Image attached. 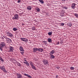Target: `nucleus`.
<instances>
[{"mask_svg":"<svg viewBox=\"0 0 78 78\" xmlns=\"http://www.w3.org/2000/svg\"><path fill=\"white\" fill-rule=\"evenodd\" d=\"M48 41L49 42H51V38H49L48 39Z\"/></svg>","mask_w":78,"mask_h":78,"instance_id":"a211bd4d","label":"nucleus"},{"mask_svg":"<svg viewBox=\"0 0 78 78\" xmlns=\"http://www.w3.org/2000/svg\"><path fill=\"white\" fill-rule=\"evenodd\" d=\"M7 50H8V52H12L14 50V47L9 46Z\"/></svg>","mask_w":78,"mask_h":78,"instance_id":"f03ea898","label":"nucleus"},{"mask_svg":"<svg viewBox=\"0 0 78 78\" xmlns=\"http://www.w3.org/2000/svg\"><path fill=\"white\" fill-rule=\"evenodd\" d=\"M62 1H64V0H62Z\"/></svg>","mask_w":78,"mask_h":78,"instance_id":"a19ab883","label":"nucleus"},{"mask_svg":"<svg viewBox=\"0 0 78 78\" xmlns=\"http://www.w3.org/2000/svg\"><path fill=\"white\" fill-rule=\"evenodd\" d=\"M43 62L44 65H47L48 64V60L46 59L43 60Z\"/></svg>","mask_w":78,"mask_h":78,"instance_id":"423d86ee","label":"nucleus"},{"mask_svg":"<svg viewBox=\"0 0 78 78\" xmlns=\"http://www.w3.org/2000/svg\"><path fill=\"white\" fill-rule=\"evenodd\" d=\"M36 10L38 11V12H39V11H40V9H39V8L38 7L36 8Z\"/></svg>","mask_w":78,"mask_h":78,"instance_id":"412c9836","label":"nucleus"},{"mask_svg":"<svg viewBox=\"0 0 78 78\" xmlns=\"http://www.w3.org/2000/svg\"><path fill=\"white\" fill-rule=\"evenodd\" d=\"M50 58L51 59L55 58V56L53 55H51L50 56Z\"/></svg>","mask_w":78,"mask_h":78,"instance_id":"f3484780","label":"nucleus"},{"mask_svg":"<svg viewBox=\"0 0 78 78\" xmlns=\"http://www.w3.org/2000/svg\"><path fill=\"white\" fill-rule=\"evenodd\" d=\"M58 76H56V78H58Z\"/></svg>","mask_w":78,"mask_h":78,"instance_id":"ea45409f","label":"nucleus"},{"mask_svg":"<svg viewBox=\"0 0 78 78\" xmlns=\"http://www.w3.org/2000/svg\"><path fill=\"white\" fill-rule=\"evenodd\" d=\"M7 36H9V37H12V36H13L12 34H11L10 33L7 32Z\"/></svg>","mask_w":78,"mask_h":78,"instance_id":"9b49d317","label":"nucleus"},{"mask_svg":"<svg viewBox=\"0 0 78 78\" xmlns=\"http://www.w3.org/2000/svg\"><path fill=\"white\" fill-rule=\"evenodd\" d=\"M55 53V51L54 50H52L50 53V55H53V53Z\"/></svg>","mask_w":78,"mask_h":78,"instance_id":"2eb2a0df","label":"nucleus"},{"mask_svg":"<svg viewBox=\"0 0 78 78\" xmlns=\"http://www.w3.org/2000/svg\"><path fill=\"white\" fill-rule=\"evenodd\" d=\"M68 27H72V25L70 23H68Z\"/></svg>","mask_w":78,"mask_h":78,"instance_id":"4be33fe9","label":"nucleus"},{"mask_svg":"<svg viewBox=\"0 0 78 78\" xmlns=\"http://www.w3.org/2000/svg\"><path fill=\"white\" fill-rule=\"evenodd\" d=\"M19 15L16 14L14 15V16L12 17V19L13 20H17L19 19Z\"/></svg>","mask_w":78,"mask_h":78,"instance_id":"39448f33","label":"nucleus"},{"mask_svg":"<svg viewBox=\"0 0 78 78\" xmlns=\"http://www.w3.org/2000/svg\"><path fill=\"white\" fill-rule=\"evenodd\" d=\"M59 42H58L56 44L57 45H59Z\"/></svg>","mask_w":78,"mask_h":78,"instance_id":"f704fd0d","label":"nucleus"},{"mask_svg":"<svg viewBox=\"0 0 78 78\" xmlns=\"http://www.w3.org/2000/svg\"><path fill=\"white\" fill-rule=\"evenodd\" d=\"M48 34L49 35V36H50V35H51V34H52V32H48Z\"/></svg>","mask_w":78,"mask_h":78,"instance_id":"a878e982","label":"nucleus"},{"mask_svg":"<svg viewBox=\"0 0 78 78\" xmlns=\"http://www.w3.org/2000/svg\"><path fill=\"white\" fill-rule=\"evenodd\" d=\"M24 75V76H27L28 78H31V76H30V75H29V74H27L26 73H24L23 74Z\"/></svg>","mask_w":78,"mask_h":78,"instance_id":"f8f14e48","label":"nucleus"},{"mask_svg":"<svg viewBox=\"0 0 78 78\" xmlns=\"http://www.w3.org/2000/svg\"><path fill=\"white\" fill-rule=\"evenodd\" d=\"M26 65L27 66H30V64L28 62L26 63Z\"/></svg>","mask_w":78,"mask_h":78,"instance_id":"2f4dec72","label":"nucleus"},{"mask_svg":"<svg viewBox=\"0 0 78 78\" xmlns=\"http://www.w3.org/2000/svg\"><path fill=\"white\" fill-rule=\"evenodd\" d=\"M5 43L2 42L0 44V49L1 51H3V48L5 46Z\"/></svg>","mask_w":78,"mask_h":78,"instance_id":"f257e3e1","label":"nucleus"},{"mask_svg":"<svg viewBox=\"0 0 78 78\" xmlns=\"http://www.w3.org/2000/svg\"><path fill=\"white\" fill-rule=\"evenodd\" d=\"M64 8L65 9H67V7H64Z\"/></svg>","mask_w":78,"mask_h":78,"instance_id":"e433bc0d","label":"nucleus"},{"mask_svg":"<svg viewBox=\"0 0 78 78\" xmlns=\"http://www.w3.org/2000/svg\"><path fill=\"white\" fill-rule=\"evenodd\" d=\"M74 16H76V17H78V15L76 14H74Z\"/></svg>","mask_w":78,"mask_h":78,"instance_id":"7c9ffc66","label":"nucleus"},{"mask_svg":"<svg viewBox=\"0 0 78 78\" xmlns=\"http://www.w3.org/2000/svg\"><path fill=\"white\" fill-rule=\"evenodd\" d=\"M20 0H18V3H20Z\"/></svg>","mask_w":78,"mask_h":78,"instance_id":"c9c22d12","label":"nucleus"},{"mask_svg":"<svg viewBox=\"0 0 78 78\" xmlns=\"http://www.w3.org/2000/svg\"><path fill=\"white\" fill-rule=\"evenodd\" d=\"M4 37L6 39V41L8 43H9V44H10V43H11V42H12L11 40L10 39L8 38L7 37H6L5 36H4Z\"/></svg>","mask_w":78,"mask_h":78,"instance_id":"20e7f679","label":"nucleus"},{"mask_svg":"<svg viewBox=\"0 0 78 78\" xmlns=\"http://www.w3.org/2000/svg\"><path fill=\"white\" fill-rule=\"evenodd\" d=\"M60 25L61 26H64V23H61Z\"/></svg>","mask_w":78,"mask_h":78,"instance_id":"c756f323","label":"nucleus"},{"mask_svg":"<svg viewBox=\"0 0 78 78\" xmlns=\"http://www.w3.org/2000/svg\"><path fill=\"white\" fill-rule=\"evenodd\" d=\"M34 30H35V29H34Z\"/></svg>","mask_w":78,"mask_h":78,"instance_id":"79ce46f5","label":"nucleus"},{"mask_svg":"<svg viewBox=\"0 0 78 78\" xmlns=\"http://www.w3.org/2000/svg\"><path fill=\"white\" fill-rule=\"evenodd\" d=\"M57 69H59V67H57Z\"/></svg>","mask_w":78,"mask_h":78,"instance_id":"58836bf2","label":"nucleus"},{"mask_svg":"<svg viewBox=\"0 0 78 78\" xmlns=\"http://www.w3.org/2000/svg\"><path fill=\"white\" fill-rule=\"evenodd\" d=\"M17 64L18 66H21L20 64L18 62L17 63Z\"/></svg>","mask_w":78,"mask_h":78,"instance_id":"cd10ccee","label":"nucleus"},{"mask_svg":"<svg viewBox=\"0 0 78 78\" xmlns=\"http://www.w3.org/2000/svg\"><path fill=\"white\" fill-rule=\"evenodd\" d=\"M20 39L22 41H23L25 42H27L28 41V39L27 38H20Z\"/></svg>","mask_w":78,"mask_h":78,"instance_id":"0eeeda50","label":"nucleus"},{"mask_svg":"<svg viewBox=\"0 0 78 78\" xmlns=\"http://www.w3.org/2000/svg\"><path fill=\"white\" fill-rule=\"evenodd\" d=\"M21 53L22 55H23V53H24V52H21Z\"/></svg>","mask_w":78,"mask_h":78,"instance_id":"473e14b6","label":"nucleus"},{"mask_svg":"<svg viewBox=\"0 0 78 78\" xmlns=\"http://www.w3.org/2000/svg\"><path fill=\"white\" fill-rule=\"evenodd\" d=\"M27 9L28 10H31V6H29L27 7Z\"/></svg>","mask_w":78,"mask_h":78,"instance_id":"aec40b11","label":"nucleus"},{"mask_svg":"<svg viewBox=\"0 0 78 78\" xmlns=\"http://www.w3.org/2000/svg\"><path fill=\"white\" fill-rule=\"evenodd\" d=\"M31 67L32 68V69H34V70H37V69H36V67H35L34 66H31Z\"/></svg>","mask_w":78,"mask_h":78,"instance_id":"dca6fc26","label":"nucleus"},{"mask_svg":"<svg viewBox=\"0 0 78 78\" xmlns=\"http://www.w3.org/2000/svg\"><path fill=\"white\" fill-rule=\"evenodd\" d=\"M13 31H16L17 30V28H13Z\"/></svg>","mask_w":78,"mask_h":78,"instance_id":"bb28decb","label":"nucleus"},{"mask_svg":"<svg viewBox=\"0 0 78 78\" xmlns=\"http://www.w3.org/2000/svg\"><path fill=\"white\" fill-rule=\"evenodd\" d=\"M0 69H1L2 70V71H3L4 72L6 73H8L7 71L6 70V69L5 68V66L4 65H3L2 66H0Z\"/></svg>","mask_w":78,"mask_h":78,"instance_id":"7ed1b4c3","label":"nucleus"},{"mask_svg":"<svg viewBox=\"0 0 78 78\" xmlns=\"http://www.w3.org/2000/svg\"><path fill=\"white\" fill-rule=\"evenodd\" d=\"M70 69V70H74V68H73V67H71Z\"/></svg>","mask_w":78,"mask_h":78,"instance_id":"c85d7f7f","label":"nucleus"},{"mask_svg":"<svg viewBox=\"0 0 78 78\" xmlns=\"http://www.w3.org/2000/svg\"><path fill=\"white\" fill-rule=\"evenodd\" d=\"M30 66H31V67H32V66H34V64L33 63V62H30Z\"/></svg>","mask_w":78,"mask_h":78,"instance_id":"6ab92c4d","label":"nucleus"},{"mask_svg":"<svg viewBox=\"0 0 78 78\" xmlns=\"http://www.w3.org/2000/svg\"><path fill=\"white\" fill-rule=\"evenodd\" d=\"M28 62L26 61V62H23L25 64H27V63Z\"/></svg>","mask_w":78,"mask_h":78,"instance_id":"72a5a7b5","label":"nucleus"},{"mask_svg":"<svg viewBox=\"0 0 78 78\" xmlns=\"http://www.w3.org/2000/svg\"><path fill=\"white\" fill-rule=\"evenodd\" d=\"M33 52L35 53L37 51H38V49L37 48H33Z\"/></svg>","mask_w":78,"mask_h":78,"instance_id":"9d476101","label":"nucleus"},{"mask_svg":"<svg viewBox=\"0 0 78 78\" xmlns=\"http://www.w3.org/2000/svg\"><path fill=\"white\" fill-rule=\"evenodd\" d=\"M76 4L75 3H73V4H72V5H71V8H72V9H75V8L76 7H75V5H76Z\"/></svg>","mask_w":78,"mask_h":78,"instance_id":"1a4fd4ad","label":"nucleus"},{"mask_svg":"<svg viewBox=\"0 0 78 78\" xmlns=\"http://www.w3.org/2000/svg\"><path fill=\"white\" fill-rule=\"evenodd\" d=\"M16 75L17 76L18 78H22V76L20 74L16 73Z\"/></svg>","mask_w":78,"mask_h":78,"instance_id":"6e6552de","label":"nucleus"},{"mask_svg":"<svg viewBox=\"0 0 78 78\" xmlns=\"http://www.w3.org/2000/svg\"><path fill=\"white\" fill-rule=\"evenodd\" d=\"M0 60L1 61H2V62H4V60H3V58L1 57H0Z\"/></svg>","mask_w":78,"mask_h":78,"instance_id":"393cba45","label":"nucleus"},{"mask_svg":"<svg viewBox=\"0 0 78 78\" xmlns=\"http://www.w3.org/2000/svg\"><path fill=\"white\" fill-rule=\"evenodd\" d=\"M39 51H40L41 52H42L43 51H44V49L42 48H39L38 49Z\"/></svg>","mask_w":78,"mask_h":78,"instance_id":"4468645a","label":"nucleus"},{"mask_svg":"<svg viewBox=\"0 0 78 78\" xmlns=\"http://www.w3.org/2000/svg\"><path fill=\"white\" fill-rule=\"evenodd\" d=\"M39 1L40 3H41L42 4L44 3V1L43 0H39Z\"/></svg>","mask_w":78,"mask_h":78,"instance_id":"5701e85b","label":"nucleus"},{"mask_svg":"<svg viewBox=\"0 0 78 78\" xmlns=\"http://www.w3.org/2000/svg\"><path fill=\"white\" fill-rule=\"evenodd\" d=\"M20 50L21 51H24V50L22 46L20 47Z\"/></svg>","mask_w":78,"mask_h":78,"instance_id":"ddd939ff","label":"nucleus"},{"mask_svg":"<svg viewBox=\"0 0 78 78\" xmlns=\"http://www.w3.org/2000/svg\"><path fill=\"white\" fill-rule=\"evenodd\" d=\"M43 42L45 45H47V41H43Z\"/></svg>","mask_w":78,"mask_h":78,"instance_id":"b1692460","label":"nucleus"},{"mask_svg":"<svg viewBox=\"0 0 78 78\" xmlns=\"http://www.w3.org/2000/svg\"><path fill=\"white\" fill-rule=\"evenodd\" d=\"M63 42V41H61L60 42V44H62V43Z\"/></svg>","mask_w":78,"mask_h":78,"instance_id":"4c0bfd02","label":"nucleus"}]
</instances>
